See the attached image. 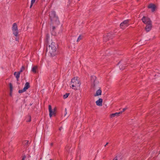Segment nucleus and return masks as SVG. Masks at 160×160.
Returning a JSON list of instances; mask_svg holds the SVG:
<instances>
[{"label":"nucleus","mask_w":160,"mask_h":160,"mask_svg":"<svg viewBox=\"0 0 160 160\" xmlns=\"http://www.w3.org/2000/svg\"><path fill=\"white\" fill-rule=\"evenodd\" d=\"M71 84L72 88L75 90H78L81 84L80 80L78 77H75L72 79Z\"/></svg>","instance_id":"nucleus-1"},{"label":"nucleus","mask_w":160,"mask_h":160,"mask_svg":"<svg viewBox=\"0 0 160 160\" xmlns=\"http://www.w3.org/2000/svg\"><path fill=\"white\" fill-rule=\"evenodd\" d=\"M58 47V45L54 42H52L47 49V51L52 56H54L56 53V50Z\"/></svg>","instance_id":"nucleus-2"},{"label":"nucleus","mask_w":160,"mask_h":160,"mask_svg":"<svg viewBox=\"0 0 160 160\" xmlns=\"http://www.w3.org/2000/svg\"><path fill=\"white\" fill-rule=\"evenodd\" d=\"M13 34L16 37L18 36V34L17 25L16 23L13 24L12 28Z\"/></svg>","instance_id":"nucleus-3"},{"label":"nucleus","mask_w":160,"mask_h":160,"mask_svg":"<svg viewBox=\"0 0 160 160\" xmlns=\"http://www.w3.org/2000/svg\"><path fill=\"white\" fill-rule=\"evenodd\" d=\"M48 110L49 112V115L50 118H51L52 115H55V113L56 110V108H55L53 109V110L52 111V109L51 106V105H49Z\"/></svg>","instance_id":"nucleus-4"},{"label":"nucleus","mask_w":160,"mask_h":160,"mask_svg":"<svg viewBox=\"0 0 160 160\" xmlns=\"http://www.w3.org/2000/svg\"><path fill=\"white\" fill-rule=\"evenodd\" d=\"M143 23L146 24L152 23V21L148 17L144 16L142 19Z\"/></svg>","instance_id":"nucleus-5"},{"label":"nucleus","mask_w":160,"mask_h":160,"mask_svg":"<svg viewBox=\"0 0 160 160\" xmlns=\"http://www.w3.org/2000/svg\"><path fill=\"white\" fill-rule=\"evenodd\" d=\"M96 78L95 76H92L91 77V82L92 85L93 86V88H96L97 85L98 84V82L96 80Z\"/></svg>","instance_id":"nucleus-6"},{"label":"nucleus","mask_w":160,"mask_h":160,"mask_svg":"<svg viewBox=\"0 0 160 160\" xmlns=\"http://www.w3.org/2000/svg\"><path fill=\"white\" fill-rule=\"evenodd\" d=\"M49 16L51 21L56 20L58 19L54 11H51L50 13Z\"/></svg>","instance_id":"nucleus-7"},{"label":"nucleus","mask_w":160,"mask_h":160,"mask_svg":"<svg viewBox=\"0 0 160 160\" xmlns=\"http://www.w3.org/2000/svg\"><path fill=\"white\" fill-rule=\"evenodd\" d=\"M129 20H127L124 21L122 22L120 25L121 28L123 29H124L125 28L127 27L129 25Z\"/></svg>","instance_id":"nucleus-8"},{"label":"nucleus","mask_w":160,"mask_h":160,"mask_svg":"<svg viewBox=\"0 0 160 160\" xmlns=\"http://www.w3.org/2000/svg\"><path fill=\"white\" fill-rule=\"evenodd\" d=\"M148 8L151 9L152 12H153L155 11L157 7L154 4L150 3L149 4L148 7Z\"/></svg>","instance_id":"nucleus-9"},{"label":"nucleus","mask_w":160,"mask_h":160,"mask_svg":"<svg viewBox=\"0 0 160 160\" xmlns=\"http://www.w3.org/2000/svg\"><path fill=\"white\" fill-rule=\"evenodd\" d=\"M146 26L145 28V30L147 32H149L152 29V22L146 24Z\"/></svg>","instance_id":"nucleus-10"},{"label":"nucleus","mask_w":160,"mask_h":160,"mask_svg":"<svg viewBox=\"0 0 160 160\" xmlns=\"http://www.w3.org/2000/svg\"><path fill=\"white\" fill-rule=\"evenodd\" d=\"M102 98H99L96 102L97 105L101 106L102 105Z\"/></svg>","instance_id":"nucleus-11"},{"label":"nucleus","mask_w":160,"mask_h":160,"mask_svg":"<svg viewBox=\"0 0 160 160\" xmlns=\"http://www.w3.org/2000/svg\"><path fill=\"white\" fill-rule=\"evenodd\" d=\"M111 35L110 33H108L107 35H106L104 36L103 38L104 40L106 42L107 40H108L110 38V36Z\"/></svg>","instance_id":"nucleus-12"},{"label":"nucleus","mask_w":160,"mask_h":160,"mask_svg":"<svg viewBox=\"0 0 160 160\" xmlns=\"http://www.w3.org/2000/svg\"><path fill=\"white\" fill-rule=\"evenodd\" d=\"M122 112H116L114 113H113L110 115V117L111 118H113L115 116H119L120 114L122 113Z\"/></svg>","instance_id":"nucleus-13"},{"label":"nucleus","mask_w":160,"mask_h":160,"mask_svg":"<svg viewBox=\"0 0 160 160\" xmlns=\"http://www.w3.org/2000/svg\"><path fill=\"white\" fill-rule=\"evenodd\" d=\"M102 91L100 88L98 89L97 91L95 94L94 95V96L96 97L97 96L100 95L101 94Z\"/></svg>","instance_id":"nucleus-14"},{"label":"nucleus","mask_w":160,"mask_h":160,"mask_svg":"<svg viewBox=\"0 0 160 160\" xmlns=\"http://www.w3.org/2000/svg\"><path fill=\"white\" fill-rule=\"evenodd\" d=\"M20 73H21L19 72H15L14 73V76H15V77L16 78L17 81L18 80V79L19 78L20 75Z\"/></svg>","instance_id":"nucleus-15"},{"label":"nucleus","mask_w":160,"mask_h":160,"mask_svg":"<svg viewBox=\"0 0 160 160\" xmlns=\"http://www.w3.org/2000/svg\"><path fill=\"white\" fill-rule=\"evenodd\" d=\"M38 66H34L32 70V71L34 73L37 72V70L38 69Z\"/></svg>","instance_id":"nucleus-16"},{"label":"nucleus","mask_w":160,"mask_h":160,"mask_svg":"<svg viewBox=\"0 0 160 160\" xmlns=\"http://www.w3.org/2000/svg\"><path fill=\"white\" fill-rule=\"evenodd\" d=\"M30 87L29 83L28 82H27L25 85L24 87V89L26 90Z\"/></svg>","instance_id":"nucleus-17"},{"label":"nucleus","mask_w":160,"mask_h":160,"mask_svg":"<svg viewBox=\"0 0 160 160\" xmlns=\"http://www.w3.org/2000/svg\"><path fill=\"white\" fill-rule=\"evenodd\" d=\"M28 141L27 140H25L22 142V144L24 146H27L28 145Z\"/></svg>","instance_id":"nucleus-18"},{"label":"nucleus","mask_w":160,"mask_h":160,"mask_svg":"<svg viewBox=\"0 0 160 160\" xmlns=\"http://www.w3.org/2000/svg\"><path fill=\"white\" fill-rule=\"evenodd\" d=\"M69 95V93H67L65 94L63 96V98L64 99L66 98Z\"/></svg>","instance_id":"nucleus-19"},{"label":"nucleus","mask_w":160,"mask_h":160,"mask_svg":"<svg viewBox=\"0 0 160 160\" xmlns=\"http://www.w3.org/2000/svg\"><path fill=\"white\" fill-rule=\"evenodd\" d=\"M82 37L81 35H80L79 37H78L77 40V42H79L80 40H82Z\"/></svg>","instance_id":"nucleus-20"},{"label":"nucleus","mask_w":160,"mask_h":160,"mask_svg":"<svg viewBox=\"0 0 160 160\" xmlns=\"http://www.w3.org/2000/svg\"><path fill=\"white\" fill-rule=\"evenodd\" d=\"M36 0H32L31 1V6H30V8H31L32 7V6L33 4L34 3H35V2Z\"/></svg>","instance_id":"nucleus-21"},{"label":"nucleus","mask_w":160,"mask_h":160,"mask_svg":"<svg viewBox=\"0 0 160 160\" xmlns=\"http://www.w3.org/2000/svg\"><path fill=\"white\" fill-rule=\"evenodd\" d=\"M9 87L10 88V90L11 92H12V86L11 83H10L9 84Z\"/></svg>","instance_id":"nucleus-22"},{"label":"nucleus","mask_w":160,"mask_h":160,"mask_svg":"<svg viewBox=\"0 0 160 160\" xmlns=\"http://www.w3.org/2000/svg\"><path fill=\"white\" fill-rule=\"evenodd\" d=\"M25 69V67L24 66H22L21 69V70H20V71H19V72H20V73H21V72H23L24 70Z\"/></svg>","instance_id":"nucleus-23"},{"label":"nucleus","mask_w":160,"mask_h":160,"mask_svg":"<svg viewBox=\"0 0 160 160\" xmlns=\"http://www.w3.org/2000/svg\"><path fill=\"white\" fill-rule=\"evenodd\" d=\"M26 91V90L24 89L23 88L22 89L19 90L18 91V92L19 93H22L23 92H25Z\"/></svg>","instance_id":"nucleus-24"},{"label":"nucleus","mask_w":160,"mask_h":160,"mask_svg":"<svg viewBox=\"0 0 160 160\" xmlns=\"http://www.w3.org/2000/svg\"><path fill=\"white\" fill-rule=\"evenodd\" d=\"M28 120L27 121V122H30L31 121V116H28Z\"/></svg>","instance_id":"nucleus-25"},{"label":"nucleus","mask_w":160,"mask_h":160,"mask_svg":"<svg viewBox=\"0 0 160 160\" xmlns=\"http://www.w3.org/2000/svg\"><path fill=\"white\" fill-rule=\"evenodd\" d=\"M26 158V156H25L24 155L22 158V160H24Z\"/></svg>","instance_id":"nucleus-26"},{"label":"nucleus","mask_w":160,"mask_h":160,"mask_svg":"<svg viewBox=\"0 0 160 160\" xmlns=\"http://www.w3.org/2000/svg\"><path fill=\"white\" fill-rule=\"evenodd\" d=\"M48 38H49V35L48 34H47L46 35V39L47 40H48Z\"/></svg>","instance_id":"nucleus-27"},{"label":"nucleus","mask_w":160,"mask_h":160,"mask_svg":"<svg viewBox=\"0 0 160 160\" xmlns=\"http://www.w3.org/2000/svg\"><path fill=\"white\" fill-rule=\"evenodd\" d=\"M19 37H17L15 38V40L17 41H18V40H19Z\"/></svg>","instance_id":"nucleus-28"},{"label":"nucleus","mask_w":160,"mask_h":160,"mask_svg":"<svg viewBox=\"0 0 160 160\" xmlns=\"http://www.w3.org/2000/svg\"><path fill=\"white\" fill-rule=\"evenodd\" d=\"M126 109H127V108H123L122 109V111H121V112H124L125 110H126Z\"/></svg>","instance_id":"nucleus-29"},{"label":"nucleus","mask_w":160,"mask_h":160,"mask_svg":"<svg viewBox=\"0 0 160 160\" xmlns=\"http://www.w3.org/2000/svg\"><path fill=\"white\" fill-rule=\"evenodd\" d=\"M113 160H118L117 159V157H115Z\"/></svg>","instance_id":"nucleus-30"},{"label":"nucleus","mask_w":160,"mask_h":160,"mask_svg":"<svg viewBox=\"0 0 160 160\" xmlns=\"http://www.w3.org/2000/svg\"><path fill=\"white\" fill-rule=\"evenodd\" d=\"M52 30H53H53L55 29V27H54V26H53V27H52Z\"/></svg>","instance_id":"nucleus-31"},{"label":"nucleus","mask_w":160,"mask_h":160,"mask_svg":"<svg viewBox=\"0 0 160 160\" xmlns=\"http://www.w3.org/2000/svg\"><path fill=\"white\" fill-rule=\"evenodd\" d=\"M108 144V142H107L106 144L105 145L104 147H106V146Z\"/></svg>","instance_id":"nucleus-32"},{"label":"nucleus","mask_w":160,"mask_h":160,"mask_svg":"<svg viewBox=\"0 0 160 160\" xmlns=\"http://www.w3.org/2000/svg\"><path fill=\"white\" fill-rule=\"evenodd\" d=\"M62 128V127H61V128H59V130H61Z\"/></svg>","instance_id":"nucleus-33"},{"label":"nucleus","mask_w":160,"mask_h":160,"mask_svg":"<svg viewBox=\"0 0 160 160\" xmlns=\"http://www.w3.org/2000/svg\"><path fill=\"white\" fill-rule=\"evenodd\" d=\"M51 146H52L53 145V143H51Z\"/></svg>","instance_id":"nucleus-34"},{"label":"nucleus","mask_w":160,"mask_h":160,"mask_svg":"<svg viewBox=\"0 0 160 160\" xmlns=\"http://www.w3.org/2000/svg\"><path fill=\"white\" fill-rule=\"evenodd\" d=\"M11 93H12V92H10V95H11Z\"/></svg>","instance_id":"nucleus-35"},{"label":"nucleus","mask_w":160,"mask_h":160,"mask_svg":"<svg viewBox=\"0 0 160 160\" xmlns=\"http://www.w3.org/2000/svg\"><path fill=\"white\" fill-rule=\"evenodd\" d=\"M66 114H67V112H66V113L65 115Z\"/></svg>","instance_id":"nucleus-36"},{"label":"nucleus","mask_w":160,"mask_h":160,"mask_svg":"<svg viewBox=\"0 0 160 160\" xmlns=\"http://www.w3.org/2000/svg\"><path fill=\"white\" fill-rule=\"evenodd\" d=\"M49 160H52V159H50Z\"/></svg>","instance_id":"nucleus-37"}]
</instances>
